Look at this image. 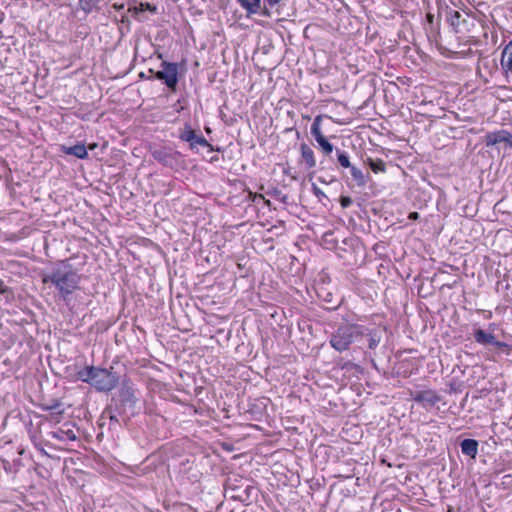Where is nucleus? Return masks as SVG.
Returning a JSON list of instances; mask_svg holds the SVG:
<instances>
[{
	"label": "nucleus",
	"mask_w": 512,
	"mask_h": 512,
	"mask_svg": "<svg viewBox=\"0 0 512 512\" xmlns=\"http://www.w3.org/2000/svg\"><path fill=\"white\" fill-rule=\"evenodd\" d=\"M386 326L369 328L361 324H340L330 336V345L336 351H347L353 343H359L363 338L367 339L369 350H375L386 335Z\"/></svg>",
	"instance_id": "obj_1"
},
{
	"label": "nucleus",
	"mask_w": 512,
	"mask_h": 512,
	"mask_svg": "<svg viewBox=\"0 0 512 512\" xmlns=\"http://www.w3.org/2000/svg\"><path fill=\"white\" fill-rule=\"evenodd\" d=\"M80 280V275L72 266L64 263L57 265L50 273L44 274L42 277V282L54 285L61 298L65 301L68 296L78 289Z\"/></svg>",
	"instance_id": "obj_2"
},
{
	"label": "nucleus",
	"mask_w": 512,
	"mask_h": 512,
	"mask_svg": "<svg viewBox=\"0 0 512 512\" xmlns=\"http://www.w3.org/2000/svg\"><path fill=\"white\" fill-rule=\"evenodd\" d=\"M76 379L93 386L97 391L109 392L119 383V376L110 369L86 366L76 373Z\"/></svg>",
	"instance_id": "obj_3"
},
{
	"label": "nucleus",
	"mask_w": 512,
	"mask_h": 512,
	"mask_svg": "<svg viewBox=\"0 0 512 512\" xmlns=\"http://www.w3.org/2000/svg\"><path fill=\"white\" fill-rule=\"evenodd\" d=\"M228 188V200L231 205L239 206L246 201L257 202L258 200H261L265 205L270 207L269 200H266L262 194L252 193L249 191L245 183L241 180L229 181Z\"/></svg>",
	"instance_id": "obj_4"
},
{
	"label": "nucleus",
	"mask_w": 512,
	"mask_h": 512,
	"mask_svg": "<svg viewBox=\"0 0 512 512\" xmlns=\"http://www.w3.org/2000/svg\"><path fill=\"white\" fill-rule=\"evenodd\" d=\"M162 70L157 71L155 78L162 80L168 88L175 89L178 82V66L176 63L163 61L161 63Z\"/></svg>",
	"instance_id": "obj_5"
},
{
	"label": "nucleus",
	"mask_w": 512,
	"mask_h": 512,
	"mask_svg": "<svg viewBox=\"0 0 512 512\" xmlns=\"http://www.w3.org/2000/svg\"><path fill=\"white\" fill-rule=\"evenodd\" d=\"M410 397L413 401L420 404L426 410L431 409L442 400V396L432 389L416 392L411 391Z\"/></svg>",
	"instance_id": "obj_6"
},
{
	"label": "nucleus",
	"mask_w": 512,
	"mask_h": 512,
	"mask_svg": "<svg viewBox=\"0 0 512 512\" xmlns=\"http://www.w3.org/2000/svg\"><path fill=\"white\" fill-rule=\"evenodd\" d=\"M487 147L504 143L506 147L512 148V134L504 129L488 132L484 137Z\"/></svg>",
	"instance_id": "obj_7"
},
{
	"label": "nucleus",
	"mask_w": 512,
	"mask_h": 512,
	"mask_svg": "<svg viewBox=\"0 0 512 512\" xmlns=\"http://www.w3.org/2000/svg\"><path fill=\"white\" fill-rule=\"evenodd\" d=\"M179 153L171 148L163 147L152 152L153 158L164 166L173 167L177 164Z\"/></svg>",
	"instance_id": "obj_8"
},
{
	"label": "nucleus",
	"mask_w": 512,
	"mask_h": 512,
	"mask_svg": "<svg viewBox=\"0 0 512 512\" xmlns=\"http://www.w3.org/2000/svg\"><path fill=\"white\" fill-rule=\"evenodd\" d=\"M120 402L122 406L129 408L131 414H134V410L137 404V397L133 387L123 385L120 390Z\"/></svg>",
	"instance_id": "obj_9"
},
{
	"label": "nucleus",
	"mask_w": 512,
	"mask_h": 512,
	"mask_svg": "<svg viewBox=\"0 0 512 512\" xmlns=\"http://www.w3.org/2000/svg\"><path fill=\"white\" fill-rule=\"evenodd\" d=\"M70 425L68 423H65L62 427L49 432V436L52 439L61 441V442H68V441H75L77 440V435L75 431L69 427Z\"/></svg>",
	"instance_id": "obj_10"
},
{
	"label": "nucleus",
	"mask_w": 512,
	"mask_h": 512,
	"mask_svg": "<svg viewBox=\"0 0 512 512\" xmlns=\"http://www.w3.org/2000/svg\"><path fill=\"white\" fill-rule=\"evenodd\" d=\"M475 342L480 345H492L495 342V335L491 332H487L481 328H477L473 333Z\"/></svg>",
	"instance_id": "obj_11"
},
{
	"label": "nucleus",
	"mask_w": 512,
	"mask_h": 512,
	"mask_svg": "<svg viewBox=\"0 0 512 512\" xmlns=\"http://www.w3.org/2000/svg\"><path fill=\"white\" fill-rule=\"evenodd\" d=\"M180 138L186 142H189L191 148L197 145L208 146V142L202 136H198L194 131L189 130L181 134Z\"/></svg>",
	"instance_id": "obj_12"
},
{
	"label": "nucleus",
	"mask_w": 512,
	"mask_h": 512,
	"mask_svg": "<svg viewBox=\"0 0 512 512\" xmlns=\"http://www.w3.org/2000/svg\"><path fill=\"white\" fill-rule=\"evenodd\" d=\"M478 446L479 444L475 439H464L460 443L462 453L473 459L478 454Z\"/></svg>",
	"instance_id": "obj_13"
},
{
	"label": "nucleus",
	"mask_w": 512,
	"mask_h": 512,
	"mask_svg": "<svg viewBox=\"0 0 512 512\" xmlns=\"http://www.w3.org/2000/svg\"><path fill=\"white\" fill-rule=\"evenodd\" d=\"M500 62L503 70L512 72V41L503 48Z\"/></svg>",
	"instance_id": "obj_14"
},
{
	"label": "nucleus",
	"mask_w": 512,
	"mask_h": 512,
	"mask_svg": "<svg viewBox=\"0 0 512 512\" xmlns=\"http://www.w3.org/2000/svg\"><path fill=\"white\" fill-rule=\"evenodd\" d=\"M62 151L67 155H72L79 159H85L88 156L86 146L80 143L70 147L62 146Z\"/></svg>",
	"instance_id": "obj_15"
},
{
	"label": "nucleus",
	"mask_w": 512,
	"mask_h": 512,
	"mask_svg": "<svg viewBox=\"0 0 512 512\" xmlns=\"http://www.w3.org/2000/svg\"><path fill=\"white\" fill-rule=\"evenodd\" d=\"M300 151H301V157H302L303 161L305 162L306 167L308 169L314 168L316 166V160L314 157L313 150L306 143H302L300 145Z\"/></svg>",
	"instance_id": "obj_16"
},
{
	"label": "nucleus",
	"mask_w": 512,
	"mask_h": 512,
	"mask_svg": "<svg viewBox=\"0 0 512 512\" xmlns=\"http://www.w3.org/2000/svg\"><path fill=\"white\" fill-rule=\"evenodd\" d=\"M350 174L353 179V181L356 183L358 187H364L367 184V178L369 176V173L364 174L363 171L353 164H351L350 167Z\"/></svg>",
	"instance_id": "obj_17"
},
{
	"label": "nucleus",
	"mask_w": 512,
	"mask_h": 512,
	"mask_svg": "<svg viewBox=\"0 0 512 512\" xmlns=\"http://www.w3.org/2000/svg\"><path fill=\"white\" fill-rule=\"evenodd\" d=\"M461 18H462V15L456 10L449 9L446 12L447 22L450 24V26L452 27V29L455 33L459 32V27L461 25Z\"/></svg>",
	"instance_id": "obj_18"
},
{
	"label": "nucleus",
	"mask_w": 512,
	"mask_h": 512,
	"mask_svg": "<svg viewBox=\"0 0 512 512\" xmlns=\"http://www.w3.org/2000/svg\"><path fill=\"white\" fill-rule=\"evenodd\" d=\"M128 11L134 16L138 17V15L144 11H149L151 13L157 12V7L148 2H141L139 5H135L133 7H129Z\"/></svg>",
	"instance_id": "obj_19"
},
{
	"label": "nucleus",
	"mask_w": 512,
	"mask_h": 512,
	"mask_svg": "<svg viewBox=\"0 0 512 512\" xmlns=\"http://www.w3.org/2000/svg\"><path fill=\"white\" fill-rule=\"evenodd\" d=\"M248 13H257L260 8V0H237Z\"/></svg>",
	"instance_id": "obj_20"
},
{
	"label": "nucleus",
	"mask_w": 512,
	"mask_h": 512,
	"mask_svg": "<svg viewBox=\"0 0 512 512\" xmlns=\"http://www.w3.org/2000/svg\"><path fill=\"white\" fill-rule=\"evenodd\" d=\"M321 120V116H316L310 129L311 135L315 138L316 141L325 138L320 128Z\"/></svg>",
	"instance_id": "obj_21"
},
{
	"label": "nucleus",
	"mask_w": 512,
	"mask_h": 512,
	"mask_svg": "<svg viewBox=\"0 0 512 512\" xmlns=\"http://www.w3.org/2000/svg\"><path fill=\"white\" fill-rule=\"evenodd\" d=\"M266 194L273 197L274 199L280 201L283 204L288 203V196L282 192L281 189L277 187H272L266 191Z\"/></svg>",
	"instance_id": "obj_22"
},
{
	"label": "nucleus",
	"mask_w": 512,
	"mask_h": 512,
	"mask_svg": "<svg viewBox=\"0 0 512 512\" xmlns=\"http://www.w3.org/2000/svg\"><path fill=\"white\" fill-rule=\"evenodd\" d=\"M368 165L374 173H384L386 171V164L381 159L368 158Z\"/></svg>",
	"instance_id": "obj_23"
},
{
	"label": "nucleus",
	"mask_w": 512,
	"mask_h": 512,
	"mask_svg": "<svg viewBox=\"0 0 512 512\" xmlns=\"http://www.w3.org/2000/svg\"><path fill=\"white\" fill-rule=\"evenodd\" d=\"M337 160L341 167L348 168L351 166L350 157L347 152L336 149Z\"/></svg>",
	"instance_id": "obj_24"
},
{
	"label": "nucleus",
	"mask_w": 512,
	"mask_h": 512,
	"mask_svg": "<svg viewBox=\"0 0 512 512\" xmlns=\"http://www.w3.org/2000/svg\"><path fill=\"white\" fill-rule=\"evenodd\" d=\"M97 4L98 0H79V6L86 14L96 9Z\"/></svg>",
	"instance_id": "obj_25"
},
{
	"label": "nucleus",
	"mask_w": 512,
	"mask_h": 512,
	"mask_svg": "<svg viewBox=\"0 0 512 512\" xmlns=\"http://www.w3.org/2000/svg\"><path fill=\"white\" fill-rule=\"evenodd\" d=\"M42 409L44 411L55 412L56 414H62L64 412L62 403L59 400H53L51 404L43 405Z\"/></svg>",
	"instance_id": "obj_26"
},
{
	"label": "nucleus",
	"mask_w": 512,
	"mask_h": 512,
	"mask_svg": "<svg viewBox=\"0 0 512 512\" xmlns=\"http://www.w3.org/2000/svg\"><path fill=\"white\" fill-rule=\"evenodd\" d=\"M317 143L319 144V146L321 147L323 153L327 156H329L333 150H334V146L333 144H331L327 138H323V139H320L319 141H317Z\"/></svg>",
	"instance_id": "obj_27"
},
{
	"label": "nucleus",
	"mask_w": 512,
	"mask_h": 512,
	"mask_svg": "<svg viewBox=\"0 0 512 512\" xmlns=\"http://www.w3.org/2000/svg\"><path fill=\"white\" fill-rule=\"evenodd\" d=\"M493 346L501 349L502 351H506L508 353V350L512 349V345H509L505 342L498 341L495 339V342L492 344Z\"/></svg>",
	"instance_id": "obj_28"
},
{
	"label": "nucleus",
	"mask_w": 512,
	"mask_h": 512,
	"mask_svg": "<svg viewBox=\"0 0 512 512\" xmlns=\"http://www.w3.org/2000/svg\"><path fill=\"white\" fill-rule=\"evenodd\" d=\"M312 191H313V194L318 198L319 201H321L322 198H326L325 193L315 184L312 185Z\"/></svg>",
	"instance_id": "obj_29"
},
{
	"label": "nucleus",
	"mask_w": 512,
	"mask_h": 512,
	"mask_svg": "<svg viewBox=\"0 0 512 512\" xmlns=\"http://www.w3.org/2000/svg\"><path fill=\"white\" fill-rule=\"evenodd\" d=\"M352 202L353 201H352L351 197H349V196H341L340 197V205L343 208L349 207L352 204Z\"/></svg>",
	"instance_id": "obj_30"
},
{
	"label": "nucleus",
	"mask_w": 512,
	"mask_h": 512,
	"mask_svg": "<svg viewBox=\"0 0 512 512\" xmlns=\"http://www.w3.org/2000/svg\"><path fill=\"white\" fill-rule=\"evenodd\" d=\"M8 291V287L5 286L4 282L0 279V293L5 294Z\"/></svg>",
	"instance_id": "obj_31"
},
{
	"label": "nucleus",
	"mask_w": 512,
	"mask_h": 512,
	"mask_svg": "<svg viewBox=\"0 0 512 512\" xmlns=\"http://www.w3.org/2000/svg\"><path fill=\"white\" fill-rule=\"evenodd\" d=\"M264 2H267V5L272 8L278 4L279 0H264Z\"/></svg>",
	"instance_id": "obj_32"
},
{
	"label": "nucleus",
	"mask_w": 512,
	"mask_h": 512,
	"mask_svg": "<svg viewBox=\"0 0 512 512\" xmlns=\"http://www.w3.org/2000/svg\"><path fill=\"white\" fill-rule=\"evenodd\" d=\"M408 218L410 220H417L419 218V213L418 212H411L408 216Z\"/></svg>",
	"instance_id": "obj_33"
},
{
	"label": "nucleus",
	"mask_w": 512,
	"mask_h": 512,
	"mask_svg": "<svg viewBox=\"0 0 512 512\" xmlns=\"http://www.w3.org/2000/svg\"><path fill=\"white\" fill-rule=\"evenodd\" d=\"M426 18H427L428 23H429L430 25H432V24H433V22H434V15H433V14H431V13H428V14L426 15Z\"/></svg>",
	"instance_id": "obj_34"
},
{
	"label": "nucleus",
	"mask_w": 512,
	"mask_h": 512,
	"mask_svg": "<svg viewBox=\"0 0 512 512\" xmlns=\"http://www.w3.org/2000/svg\"><path fill=\"white\" fill-rule=\"evenodd\" d=\"M229 481H230V475H229L228 473H226V480H225V483H226V490H227L228 488H230V486H229Z\"/></svg>",
	"instance_id": "obj_35"
},
{
	"label": "nucleus",
	"mask_w": 512,
	"mask_h": 512,
	"mask_svg": "<svg viewBox=\"0 0 512 512\" xmlns=\"http://www.w3.org/2000/svg\"><path fill=\"white\" fill-rule=\"evenodd\" d=\"M371 365H372V367H373L374 369H376L377 371L379 370V369H378V366H377V364H376V362H375V360H374L373 358L371 359Z\"/></svg>",
	"instance_id": "obj_36"
},
{
	"label": "nucleus",
	"mask_w": 512,
	"mask_h": 512,
	"mask_svg": "<svg viewBox=\"0 0 512 512\" xmlns=\"http://www.w3.org/2000/svg\"><path fill=\"white\" fill-rule=\"evenodd\" d=\"M110 420L111 421H115V422H118V419H117V416L116 415H110Z\"/></svg>",
	"instance_id": "obj_37"
},
{
	"label": "nucleus",
	"mask_w": 512,
	"mask_h": 512,
	"mask_svg": "<svg viewBox=\"0 0 512 512\" xmlns=\"http://www.w3.org/2000/svg\"><path fill=\"white\" fill-rule=\"evenodd\" d=\"M114 7H115L116 9L120 10V9H122V8H123V5H116V4H115V5H114Z\"/></svg>",
	"instance_id": "obj_38"
},
{
	"label": "nucleus",
	"mask_w": 512,
	"mask_h": 512,
	"mask_svg": "<svg viewBox=\"0 0 512 512\" xmlns=\"http://www.w3.org/2000/svg\"><path fill=\"white\" fill-rule=\"evenodd\" d=\"M225 449H226V451H231L232 447H230L228 444H226Z\"/></svg>",
	"instance_id": "obj_39"
},
{
	"label": "nucleus",
	"mask_w": 512,
	"mask_h": 512,
	"mask_svg": "<svg viewBox=\"0 0 512 512\" xmlns=\"http://www.w3.org/2000/svg\"><path fill=\"white\" fill-rule=\"evenodd\" d=\"M225 413H226V418H228V417H229V415H228L229 410H228V409H226V410H225Z\"/></svg>",
	"instance_id": "obj_40"
},
{
	"label": "nucleus",
	"mask_w": 512,
	"mask_h": 512,
	"mask_svg": "<svg viewBox=\"0 0 512 512\" xmlns=\"http://www.w3.org/2000/svg\"><path fill=\"white\" fill-rule=\"evenodd\" d=\"M140 77H141V78H145L144 73H141V74H140Z\"/></svg>",
	"instance_id": "obj_41"
},
{
	"label": "nucleus",
	"mask_w": 512,
	"mask_h": 512,
	"mask_svg": "<svg viewBox=\"0 0 512 512\" xmlns=\"http://www.w3.org/2000/svg\"><path fill=\"white\" fill-rule=\"evenodd\" d=\"M41 452L44 453V455H48L43 449H41Z\"/></svg>",
	"instance_id": "obj_42"
},
{
	"label": "nucleus",
	"mask_w": 512,
	"mask_h": 512,
	"mask_svg": "<svg viewBox=\"0 0 512 512\" xmlns=\"http://www.w3.org/2000/svg\"><path fill=\"white\" fill-rule=\"evenodd\" d=\"M149 73L154 74L153 69H150V70H149Z\"/></svg>",
	"instance_id": "obj_43"
},
{
	"label": "nucleus",
	"mask_w": 512,
	"mask_h": 512,
	"mask_svg": "<svg viewBox=\"0 0 512 512\" xmlns=\"http://www.w3.org/2000/svg\"><path fill=\"white\" fill-rule=\"evenodd\" d=\"M230 512H234V510H231Z\"/></svg>",
	"instance_id": "obj_44"
}]
</instances>
